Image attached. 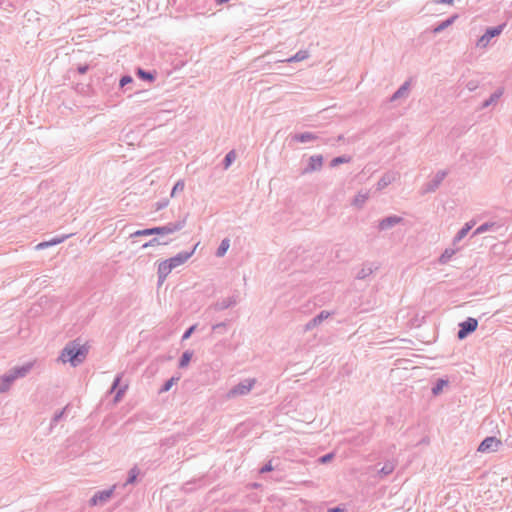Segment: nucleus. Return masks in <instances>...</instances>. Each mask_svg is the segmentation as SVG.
I'll list each match as a JSON object with an SVG mask.
<instances>
[{
    "label": "nucleus",
    "mask_w": 512,
    "mask_h": 512,
    "mask_svg": "<svg viewBox=\"0 0 512 512\" xmlns=\"http://www.w3.org/2000/svg\"><path fill=\"white\" fill-rule=\"evenodd\" d=\"M88 354V347L81 343L79 338L69 341L63 348L59 359L63 362H69L73 367L80 365Z\"/></svg>",
    "instance_id": "1"
},
{
    "label": "nucleus",
    "mask_w": 512,
    "mask_h": 512,
    "mask_svg": "<svg viewBox=\"0 0 512 512\" xmlns=\"http://www.w3.org/2000/svg\"><path fill=\"white\" fill-rule=\"evenodd\" d=\"M197 246L198 243L193 247L191 251L179 252L175 256L159 263L157 271L159 285H161L165 281L167 276L171 273V271L174 268L184 264L194 254Z\"/></svg>",
    "instance_id": "2"
},
{
    "label": "nucleus",
    "mask_w": 512,
    "mask_h": 512,
    "mask_svg": "<svg viewBox=\"0 0 512 512\" xmlns=\"http://www.w3.org/2000/svg\"><path fill=\"white\" fill-rule=\"evenodd\" d=\"M32 363L16 366L8 370L0 377V393L7 392L15 380L25 377L32 369Z\"/></svg>",
    "instance_id": "3"
},
{
    "label": "nucleus",
    "mask_w": 512,
    "mask_h": 512,
    "mask_svg": "<svg viewBox=\"0 0 512 512\" xmlns=\"http://www.w3.org/2000/svg\"><path fill=\"white\" fill-rule=\"evenodd\" d=\"M187 215L176 222H169L163 226H155L153 228V235L165 236L182 230L186 225Z\"/></svg>",
    "instance_id": "4"
},
{
    "label": "nucleus",
    "mask_w": 512,
    "mask_h": 512,
    "mask_svg": "<svg viewBox=\"0 0 512 512\" xmlns=\"http://www.w3.org/2000/svg\"><path fill=\"white\" fill-rule=\"evenodd\" d=\"M255 384H256L255 378L245 379V380L241 381L240 383H238L237 385L233 386L227 392V398L231 399V398H235L238 396H245V395L249 394V392L252 390V388L254 387Z\"/></svg>",
    "instance_id": "5"
},
{
    "label": "nucleus",
    "mask_w": 512,
    "mask_h": 512,
    "mask_svg": "<svg viewBox=\"0 0 512 512\" xmlns=\"http://www.w3.org/2000/svg\"><path fill=\"white\" fill-rule=\"evenodd\" d=\"M505 26L506 23H502L494 27H488L485 33L478 39L477 46L481 48L486 47L492 38L499 36L502 33Z\"/></svg>",
    "instance_id": "6"
},
{
    "label": "nucleus",
    "mask_w": 512,
    "mask_h": 512,
    "mask_svg": "<svg viewBox=\"0 0 512 512\" xmlns=\"http://www.w3.org/2000/svg\"><path fill=\"white\" fill-rule=\"evenodd\" d=\"M478 327V321L475 318L468 317L465 321L459 323V330L457 337L459 340L465 339L468 335L473 333Z\"/></svg>",
    "instance_id": "7"
},
{
    "label": "nucleus",
    "mask_w": 512,
    "mask_h": 512,
    "mask_svg": "<svg viewBox=\"0 0 512 512\" xmlns=\"http://www.w3.org/2000/svg\"><path fill=\"white\" fill-rule=\"evenodd\" d=\"M502 445L501 440L496 438L495 436H488L481 441L478 446L477 451L481 453H490L495 452Z\"/></svg>",
    "instance_id": "8"
},
{
    "label": "nucleus",
    "mask_w": 512,
    "mask_h": 512,
    "mask_svg": "<svg viewBox=\"0 0 512 512\" xmlns=\"http://www.w3.org/2000/svg\"><path fill=\"white\" fill-rule=\"evenodd\" d=\"M324 158L322 155L310 156L307 165L301 170V175L310 174L316 171H320L323 167Z\"/></svg>",
    "instance_id": "9"
},
{
    "label": "nucleus",
    "mask_w": 512,
    "mask_h": 512,
    "mask_svg": "<svg viewBox=\"0 0 512 512\" xmlns=\"http://www.w3.org/2000/svg\"><path fill=\"white\" fill-rule=\"evenodd\" d=\"M118 488V485L115 484L109 489H105L102 491L96 492L89 500V504L91 506H96L98 504H102L107 502L113 495L114 490Z\"/></svg>",
    "instance_id": "10"
},
{
    "label": "nucleus",
    "mask_w": 512,
    "mask_h": 512,
    "mask_svg": "<svg viewBox=\"0 0 512 512\" xmlns=\"http://www.w3.org/2000/svg\"><path fill=\"white\" fill-rule=\"evenodd\" d=\"M446 176H447V172L446 171H444V170L438 171L436 173V175L433 177V179L428 181L423 186V192L424 193L435 192L439 188L440 184L442 183V181L445 179Z\"/></svg>",
    "instance_id": "11"
},
{
    "label": "nucleus",
    "mask_w": 512,
    "mask_h": 512,
    "mask_svg": "<svg viewBox=\"0 0 512 512\" xmlns=\"http://www.w3.org/2000/svg\"><path fill=\"white\" fill-rule=\"evenodd\" d=\"M239 302V295L233 294L232 296L218 300L217 302L213 303L209 309H213L215 311H222L225 309H228L230 307L235 306Z\"/></svg>",
    "instance_id": "12"
},
{
    "label": "nucleus",
    "mask_w": 512,
    "mask_h": 512,
    "mask_svg": "<svg viewBox=\"0 0 512 512\" xmlns=\"http://www.w3.org/2000/svg\"><path fill=\"white\" fill-rule=\"evenodd\" d=\"M403 221H404V219L400 216L390 215V216H387L379 221L378 229L380 231L389 230V229L393 228L394 226L402 223Z\"/></svg>",
    "instance_id": "13"
},
{
    "label": "nucleus",
    "mask_w": 512,
    "mask_h": 512,
    "mask_svg": "<svg viewBox=\"0 0 512 512\" xmlns=\"http://www.w3.org/2000/svg\"><path fill=\"white\" fill-rule=\"evenodd\" d=\"M502 228V225L495 221H489L481 224L478 226L474 232L472 233V237L476 235H480L486 232H497L499 229Z\"/></svg>",
    "instance_id": "14"
},
{
    "label": "nucleus",
    "mask_w": 512,
    "mask_h": 512,
    "mask_svg": "<svg viewBox=\"0 0 512 512\" xmlns=\"http://www.w3.org/2000/svg\"><path fill=\"white\" fill-rule=\"evenodd\" d=\"M330 316V313L328 311H321L318 315L313 317L311 320H309L305 325V330L309 331L314 329L316 326L321 324L325 319H327Z\"/></svg>",
    "instance_id": "15"
},
{
    "label": "nucleus",
    "mask_w": 512,
    "mask_h": 512,
    "mask_svg": "<svg viewBox=\"0 0 512 512\" xmlns=\"http://www.w3.org/2000/svg\"><path fill=\"white\" fill-rule=\"evenodd\" d=\"M410 90V81H405L390 97V101L394 102L401 98H406Z\"/></svg>",
    "instance_id": "16"
},
{
    "label": "nucleus",
    "mask_w": 512,
    "mask_h": 512,
    "mask_svg": "<svg viewBox=\"0 0 512 512\" xmlns=\"http://www.w3.org/2000/svg\"><path fill=\"white\" fill-rule=\"evenodd\" d=\"M318 138V135L313 132L296 133L292 136V140L299 143L313 142Z\"/></svg>",
    "instance_id": "17"
},
{
    "label": "nucleus",
    "mask_w": 512,
    "mask_h": 512,
    "mask_svg": "<svg viewBox=\"0 0 512 512\" xmlns=\"http://www.w3.org/2000/svg\"><path fill=\"white\" fill-rule=\"evenodd\" d=\"M135 74L139 79L146 82H153L156 79L155 71H149L143 68H137Z\"/></svg>",
    "instance_id": "18"
},
{
    "label": "nucleus",
    "mask_w": 512,
    "mask_h": 512,
    "mask_svg": "<svg viewBox=\"0 0 512 512\" xmlns=\"http://www.w3.org/2000/svg\"><path fill=\"white\" fill-rule=\"evenodd\" d=\"M504 93V88L500 87L498 88L496 91H494L490 97L488 99H486L483 103H482V108L485 109L487 107H489L490 105L492 104H495L499 99L500 97L503 95Z\"/></svg>",
    "instance_id": "19"
},
{
    "label": "nucleus",
    "mask_w": 512,
    "mask_h": 512,
    "mask_svg": "<svg viewBox=\"0 0 512 512\" xmlns=\"http://www.w3.org/2000/svg\"><path fill=\"white\" fill-rule=\"evenodd\" d=\"M396 176L393 172L385 173L377 182V189L382 190L386 188L388 185H390L394 180Z\"/></svg>",
    "instance_id": "20"
},
{
    "label": "nucleus",
    "mask_w": 512,
    "mask_h": 512,
    "mask_svg": "<svg viewBox=\"0 0 512 512\" xmlns=\"http://www.w3.org/2000/svg\"><path fill=\"white\" fill-rule=\"evenodd\" d=\"M396 468V461L395 460H387L384 463V466L378 471V475L380 478H384L388 475H390Z\"/></svg>",
    "instance_id": "21"
},
{
    "label": "nucleus",
    "mask_w": 512,
    "mask_h": 512,
    "mask_svg": "<svg viewBox=\"0 0 512 512\" xmlns=\"http://www.w3.org/2000/svg\"><path fill=\"white\" fill-rule=\"evenodd\" d=\"M475 225V222L474 221H470V222H467L458 232L457 234L455 235L454 239H453V243H457L459 241H461L464 237H466V235L469 233V231L473 228V226Z\"/></svg>",
    "instance_id": "22"
},
{
    "label": "nucleus",
    "mask_w": 512,
    "mask_h": 512,
    "mask_svg": "<svg viewBox=\"0 0 512 512\" xmlns=\"http://www.w3.org/2000/svg\"><path fill=\"white\" fill-rule=\"evenodd\" d=\"M378 267H373L371 264H364L362 268L357 272L356 278L363 280L373 273Z\"/></svg>",
    "instance_id": "23"
},
{
    "label": "nucleus",
    "mask_w": 512,
    "mask_h": 512,
    "mask_svg": "<svg viewBox=\"0 0 512 512\" xmlns=\"http://www.w3.org/2000/svg\"><path fill=\"white\" fill-rule=\"evenodd\" d=\"M139 474H140L139 468L137 466L132 467L128 471V475H127L126 481L124 482V484L122 486L125 487L127 485L134 484L137 481V478H138Z\"/></svg>",
    "instance_id": "24"
},
{
    "label": "nucleus",
    "mask_w": 512,
    "mask_h": 512,
    "mask_svg": "<svg viewBox=\"0 0 512 512\" xmlns=\"http://www.w3.org/2000/svg\"><path fill=\"white\" fill-rule=\"evenodd\" d=\"M456 18H457V15H454V16H451V17L447 18V19H446V20H444V21H441L440 23H438V24L433 28V32H434L435 34L441 33V32H442V31H444L447 27H449L450 25H452Z\"/></svg>",
    "instance_id": "25"
},
{
    "label": "nucleus",
    "mask_w": 512,
    "mask_h": 512,
    "mask_svg": "<svg viewBox=\"0 0 512 512\" xmlns=\"http://www.w3.org/2000/svg\"><path fill=\"white\" fill-rule=\"evenodd\" d=\"M368 197H369V193L368 192L360 191L354 197V199L352 201V205L355 206L356 208L360 209V208H362L364 206V204L367 201Z\"/></svg>",
    "instance_id": "26"
},
{
    "label": "nucleus",
    "mask_w": 512,
    "mask_h": 512,
    "mask_svg": "<svg viewBox=\"0 0 512 512\" xmlns=\"http://www.w3.org/2000/svg\"><path fill=\"white\" fill-rule=\"evenodd\" d=\"M448 383L449 382H448L447 379H443V378L437 379L436 382L434 383L432 389H431L432 394L434 396L439 395L443 391L444 387L448 386Z\"/></svg>",
    "instance_id": "27"
},
{
    "label": "nucleus",
    "mask_w": 512,
    "mask_h": 512,
    "mask_svg": "<svg viewBox=\"0 0 512 512\" xmlns=\"http://www.w3.org/2000/svg\"><path fill=\"white\" fill-rule=\"evenodd\" d=\"M192 356H193L192 351H190V350L184 351L179 359L178 367L181 369L187 367L192 359Z\"/></svg>",
    "instance_id": "28"
},
{
    "label": "nucleus",
    "mask_w": 512,
    "mask_h": 512,
    "mask_svg": "<svg viewBox=\"0 0 512 512\" xmlns=\"http://www.w3.org/2000/svg\"><path fill=\"white\" fill-rule=\"evenodd\" d=\"M455 253H456V250H454V249H451V248L445 249L444 252L440 255L438 262L442 265L447 264Z\"/></svg>",
    "instance_id": "29"
},
{
    "label": "nucleus",
    "mask_w": 512,
    "mask_h": 512,
    "mask_svg": "<svg viewBox=\"0 0 512 512\" xmlns=\"http://www.w3.org/2000/svg\"><path fill=\"white\" fill-rule=\"evenodd\" d=\"M309 57V53L307 50H299L295 55L291 56L290 58L286 59V62H300Z\"/></svg>",
    "instance_id": "30"
},
{
    "label": "nucleus",
    "mask_w": 512,
    "mask_h": 512,
    "mask_svg": "<svg viewBox=\"0 0 512 512\" xmlns=\"http://www.w3.org/2000/svg\"><path fill=\"white\" fill-rule=\"evenodd\" d=\"M229 246H230L229 239H227V238L223 239L216 250V253H215L216 256L223 257L226 254L227 250L229 249Z\"/></svg>",
    "instance_id": "31"
},
{
    "label": "nucleus",
    "mask_w": 512,
    "mask_h": 512,
    "mask_svg": "<svg viewBox=\"0 0 512 512\" xmlns=\"http://www.w3.org/2000/svg\"><path fill=\"white\" fill-rule=\"evenodd\" d=\"M351 156L347 155H341L338 157H335L330 162V167H337L340 164L349 163L351 161Z\"/></svg>",
    "instance_id": "32"
},
{
    "label": "nucleus",
    "mask_w": 512,
    "mask_h": 512,
    "mask_svg": "<svg viewBox=\"0 0 512 512\" xmlns=\"http://www.w3.org/2000/svg\"><path fill=\"white\" fill-rule=\"evenodd\" d=\"M236 159V152L234 150L229 151L223 159L224 169H228Z\"/></svg>",
    "instance_id": "33"
},
{
    "label": "nucleus",
    "mask_w": 512,
    "mask_h": 512,
    "mask_svg": "<svg viewBox=\"0 0 512 512\" xmlns=\"http://www.w3.org/2000/svg\"><path fill=\"white\" fill-rule=\"evenodd\" d=\"M169 242H170L169 240L164 241V240H161L160 238L154 237L150 241L144 243L142 245V248L145 249V248L152 247V246H157V245H167V244H169Z\"/></svg>",
    "instance_id": "34"
},
{
    "label": "nucleus",
    "mask_w": 512,
    "mask_h": 512,
    "mask_svg": "<svg viewBox=\"0 0 512 512\" xmlns=\"http://www.w3.org/2000/svg\"><path fill=\"white\" fill-rule=\"evenodd\" d=\"M178 380H179V378H175V377H172V378H170V379L166 380V381L164 382V384L161 386V388L159 389V392H160V393H164V392L169 391V390L171 389V387L173 386V384H174L176 381H178Z\"/></svg>",
    "instance_id": "35"
},
{
    "label": "nucleus",
    "mask_w": 512,
    "mask_h": 512,
    "mask_svg": "<svg viewBox=\"0 0 512 512\" xmlns=\"http://www.w3.org/2000/svg\"><path fill=\"white\" fill-rule=\"evenodd\" d=\"M227 322H220L212 326V331L218 334H224L227 331Z\"/></svg>",
    "instance_id": "36"
},
{
    "label": "nucleus",
    "mask_w": 512,
    "mask_h": 512,
    "mask_svg": "<svg viewBox=\"0 0 512 512\" xmlns=\"http://www.w3.org/2000/svg\"><path fill=\"white\" fill-rule=\"evenodd\" d=\"M185 188V183L183 180H178L171 191V196L174 197L177 193L182 192Z\"/></svg>",
    "instance_id": "37"
},
{
    "label": "nucleus",
    "mask_w": 512,
    "mask_h": 512,
    "mask_svg": "<svg viewBox=\"0 0 512 512\" xmlns=\"http://www.w3.org/2000/svg\"><path fill=\"white\" fill-rule=\"evenodd\" d=\"M153 235V228H146L143 230H137L131 234V237H140V236H151Z\"/></svg>",
    "instance_id": "38"
},
{
    "label": "nucleus",
    "mask_w": 512,
    "mask_h": 512,
    "mask_svg": "<svg viewBox=\"0 0 512 512\" xmlns=\"http://www.w3.org/2000/svg\"><path fill=\"white\" fill-rule=\"evenodd\" d=\"M65 410H66V408H64L61 411L55 412L54 416L51 419V426L52 427L57 425V423L63 418V416L65 414Z\"/></svg>",
    "instance_id": "39"
},
{
    "label": "nucleus",
    "mask_w": 512,
    "mask_h": 512,
    "mask_svg": "<svg viewBox=\"0 0 512 512\" xmlns=\"http://www.w3.org/2000/svg\"><path fill=\"white\" fill-rule=\"evenodd\" d=\"M480 85V81L477 80V79H471L469 81L466 82L465 84V87L469 90V91H475Z\"/></svg>",
    "instance_id": "40"
},
{
    "label": "nucleus",
    "mask_w": 512,
    "mask_h": 512,
    "mask_svg": "<svg viewBox=\"0 0 512 512\" xmlns=\"http://www.w3.org/2000/svg\"><path fill=\"white\" fill-rule=\"evenodd\" d=\"M334 457H335L334 453H332V452L331 453H327V454L319 457L318 462L321 463V464H327V463L331 462Z\"/></svg>",
    "instance_id": "41"
},
{
    "label": "nucleus",
    "mask_w": 512,
    "mask_h": 512,
    "mask_svg": "<svg viewBox=\"0 0 512 512\" xmlns=\"http://www.w3.org/2000/svg\"><path fill=\"white\" fill-rule=\"evenodd\" d=\"M133 82V78L130 76V75H123L121 78H120V81H119V86L121 88L125 87L126 85L130 84Z\"/></svg>",
    "instance_id": "42"
},
{
    "label": "nucleus",
    "mask_w": 512,
    "mask_h": 512,
    "mask_svg": "<svg viewBox=\"0 0 512 512\" xmlns=\"http://www.w3.org/2000/svg\"><path fill=\"white\" fill-rule=\"evenodd\" d=\"M126 389H127V386H124L117 390V392L114 396V403H118L122 399Z\"/></svg>",
    "instance_id": "43"
},
{
    "label": "nucleus",
    "mask_w": 512,
    "mask_h": 512,
    "mask_svg": "<svg viewBox=\"0 0 512 512\" xmlns=\"http://www.w3.org/2000/svg\"><path fill=\"white\" fill-rule=\"evenodd\" d=\"M195 329H196V325H192L188 329H186V331L182 335V341L189 339L191 337V335L193 334V332L195 331Z\"/></svg>",
    "instance_id": "44"
},
{
    "label": "nucleus",
    "mask_w": 512,
    "mask_h": 512,
    "mask_svg": "<svg viewBox=\"0 0 512 512\" xmlns=\"http://www.w3.org/2000/svg\"><path fill=\"white\" fill-rule=\"evenodd\" d=\"M121 379H122V375L121 374H117L116 377L113 380L112 385H111L110 392H113L115 389H117V387L119 386V384L121 382Z\"/></svg>",
    "instance_id": "45"
},
{
    "label": "nucleus",
    "mask_w": 512,
    "mask_h": 512,
    "mask_svg": "<svg viewBox=\"0 0 512 512\" xmlns=\"http://www.w3.org/2000/svg\"><path fill=\"white\" fill-rule=\"evenodd\" d=\"M68 236H62V237H54L51 240H49V245L54 246L57 244L62 243Z\"/></svg>",
    "instance_id": "46"
},
{
    "label": "nucleus",
    "mask_w": 512,
    "mask_h": 512,
    "mask_svg": "<svg viewBox=\"0 0 512 512\" xmlns=\"http://www.w3.org/2000/svg\"><path fill=\"white\" fill-rule=\"evenodd\" d=\"M273 469H274V468H273V466H272V464H271V461H269L268 463H266L265 465H263V466L260 468L259 472H260L261 474H263V473L271 472V471H273Z\"/></svg>",
    "instance_id": "47"
},
{
    "label": "nucleus",
    "mask_w": 512,
    "mask_h": 512,
    "mask_svg": "<svg viewBox=\"0 0 512 512\" xmlns=\"http://www.w3.org/2000/svg\"><path fill=\"white\" fill-rule=\"evenodd\" d=\"M90 66L88 64H80L77 67V71L79 74L84 75L89 70Z\"/></svg>",
    "instance_id": "48"
},
{
    "label": "nucleus",
    "mask_w": 512,
    "mask_h": 512,
    "mask_svg": "<svg viewBox=\"0 0 512 512\" xmlns=\"http://www.w3.org/2000/svg\"><path fill=\"white\" fill-rule=\"evenodd\" d=\"M49 246H50V245H49V241H44V242L39 243V244L36 246V248H37V249H44V248L49 247Z\"/></svg>",
    "instance_id": "49"
},
{
    "label": "nucleus",
    "mask_w": 512,
    "mask_h": 512,
    "mask_svg": "<svg viewBox=\"0 0 512 512\" xmlns=\"http://www.w3.org/2000/svg\"><path fill=\"white\" fill-rule=\"evenodd\" d=\"M343 508L336 506L328 509V512H343Z\"/></svg>",
    "instance_id": "50"
},
{
    "label": "nucleus",
    "mask_w": 512,
    "mask_h": 512,
    "mask_svg": "<svg viewBox=\"0 0 512 512\" xmlns=\"http://www.w3.org/2000/svg\"><path fill=\"white\" fill-rule=\"evenodd\" d=\"M166 206H167V202L158 203L157 204V209L160 210V209H163Z\"/></svg>",
    "instance_id": "51"
},
{
    "label": "nucleus",
    "mask_w": 512,
    "mask_h": 512,
    "mask_svg": "<svg viewBox=\"0 0 512 512\" xmlns=\"http://www.w3.org/2000/svg\"><path fill=\"white\" fill-rule=\"evenodd\" d=\"M454 0H437L436 2L437 3H448V4H452Z\"/></svg>",
    "instance_id": "52"
},
{
    "label": "nucleus",
    "mask_w": 512,
    "mask_h": 512,
    "mask_svg": "<svg viewBox=\"0 0 512 512\" xmlns=\"http://www.w3.org/2000/svg\"><path fill=\"white\" fill-rule=\"evenodd\" d=\"M230 0H215L216 4L218 5H222V4H225L227 2H229Z\"/></svg>",
    "instance_id": "53"
}]
</instances>
